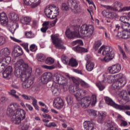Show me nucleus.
<instances>
[{"label":"nucleus","instance_id":"nucleus-1","mask_svg":"<svg viewBox=\"0 0 130 130\" xmlns=\"http://www.w3.org/2000/svg\"><path fill=\"white\" fill-rule=\"evenodd\" d=\"M14 69L15 76L17 78L21 77V81L23 82V88L24 89L30 88L33 85L34 81L33 79L29 78L30 75L32 73V70L29 68L28 63H25L23 59H19L16 62Z\"/></svg>","mask_w":130,"mask_h":130},{"label":"nucleus","instance_id":"nucleus-2","mask_svg":"<svg viewBox=\"0 0 130 130\" xmlns=\"http://www.w3.org/2000/svg\"><path fill=\"white\" fill-rule=\"evenodd\" d=\"M68 88H69V92L71 94L76 92V94H74V96L77 100L79 98H81L82 96H85L86 93H87L86 90L79 88L78 86H74L71 81L68 82L67 88H63V89L67 90Z\"/></svg>","mask_w":130,"mask_h":130},{"label":"nucleus","instance_id":"nucleus-3","mask_svg":"<svg viewBox=\"0 0 130 130\" xmlns=\"http://www.w3.org/2000/svg\"><path fill=\"white\" fill-rule=\"evenodd\" d=\"M44 13L47 18L50 19H55L59 15V10L55 5H48L46 7Z\"/></svg>","mask_w":130,"mask_h":130},{"label":"nucleus","instance_id":"nucleus-4","mask_svg":"<svg viewBox=\"0 0 130 130\" xmlns=\"http://www.w3.org/2000/svg\"><path fill=\"white\" fill-rule=\"evenodd\" d=\"M26 112L22 109H18L16 111L15 115L11 118V121L15 124H20L22 120L25 119Z\"/></svg>","mask_w":130,"mask_h":130},{"label":"nucleus","instance_id":"nucleus-5","mask_svg":"<svg viewBox=\"0 0 130 130\" xmlns=\"http://www.w3.org/2000/svg\"><path fill=\"white\" fill-rule=\"evenodd\" d=\"M106 103L112 107H114L115 109H118L120 111H125V110H130V105H118L114 102L111 98L108 96L104 97Z\"/></svg>","mask_w":130,"mask_h":130},{"label":"nucleus","instance_id":"nucleus-6","mask_svg":"<svg viewBox=\"0 0 130 130\" xmlns=\"http://www.w3.org/2000/svg\"><path fill=\"white\" fill-rule=\"evenodd\" d=\"M94 32V26L92 25L83 24L81 26L80 33L84 37H91Z\"/></svg>","mask_w":130,"mask_h":130},{"label":"nucleus","instance_id":"nucleus-7","mask_svg":"<svg viewBox=\"0 0 130 130\" xmlns=\"http://www.w3.org/2000/svg\"><path fill=\"white\" fill-rule=\"evenodd\" d=\"M104 50L102 52V55H105L104 60L106 62H108L112 60L114 57V54L112 52V48L110 46H104Z\"/></svg>","mask_w":130,"mask_h":130},{"label":"nucleus","instance_id":"nucleus-8","mask_svg":"<svg viewBox=\"0 0 130 130\" xmlns=\"http://www.w3.org/2000/svg\"><path fill=\"white\" fill-rule=\"evenodd\" d=\"M123 5L121 3L119 2H115L113 4V6H105V8L107 10H110L111 11H114V12H125L127 10V7H123Z\"/></svg>","mask_w":130,"mask_h":130},{"label":"nucleus","instance_id":"nucleus-9","mask_svg":"<svg viewBox=\"0 0 130 130\" xmlns=\"http://www.w3.org/2000/svg\"><path fill=\"white\" fill-rule=\"evenodd\" d=\"M52 42L54 44L55 47L57 49H66V47L62 45V41L57 35H52L51 36Z\"/></svg>","mask_w":130,"mask_h":130},{"label":"nucleus","instance_id":"nucleus-10","mask_svg":"<svg viewBox=\"0 0 130 130\" xmlns=\"http://www.w3.org/2000/svg\"><path fill=\"white\" fill-rule=\"evenodd\" d=\"M53 80H54L55 82H56V83L60 84V85H63V88H67L68 83H69L68 79L59 74H55Z\"/></svg>","mask_w":130,"mask_h":130},{"label":"nucleus","instance_id":"nucleus-11","mask_svg":"<svg viewBox=\"0 0 130 130\" xmlns=\"http://www.w3.org/2000/svg\"><path fill=\"white\" fill-rule=\"evenodd\" d=\"M78 46L75 47L73 48L74 51H82L83 52H87L88 50L87 49L84 48L83 47H80L79 45H84V43H83V41L82 40H77L72 42V45L75 46V45Z\"/></svg>","mask_w":130,"mask_h":130},{"label":"nucleus","instance_id":"nucleus-12","mask_svg":"<svg viewBox=\"0 0 130 130\" xmlns=\"http://www.w3.org/2000/svg\"><path fill=\"white\" fill-rule=\"evenodd\" d=\"M91 102L92 99L90 96H85L80 100H79V103L82 108H87V107L90 106V104H91Z\"/></svg>","mask_w":130,"mask_h":130},{"label":"nucleus","instance_id":"nucleus-13","mask_svg":"<svg viewBox=\"0 0 130 130\" xmlns=\"http://www.w3.org/2000/svg\"><path fill=\"white\" fill-rule=\"evenodd\" d=\"M66 36L69 39H74L75 38H80L81 36L78 30L72 31L71 29H67L65 32Z\"/></svg>","mask_w":130,"mask_h":130},{"label":"nucleus","instance_id":"nucleus-14","mask_svg":"<svg viewBox=\"0 0 130 130\" xmlns=\"http://www.w3.org/2000/svg\"><path fill=\"white\" fill-rule=\"evenodd\" d=\"M12 60L11 57H6L2 59L0 62V73H3L6 69V67L10 64Z\"/></svg>","mask_w":130,"mask_h":130},{"label":"nucleus","instance_id":"nucleus-15","mask_svg":"<svg viewBox=\"0 0 130 130\" xmlns=\"http://www.w3.org/2000/svg\"><path fill=\"white\" fill-rule=\"evenodd\" d=\"M53 105L54 108H56L57 109H60L63 107L64 103H63V101L61 98H56L53 101Z\"/></svg>","mask_w":130,"mask_h":130},{"label":"nucleus","instance_id":"nucleus-16","mask_svg":"<svg viewBox=\"0 0 130 130\" xmlns=\"http://www.w3.org/2000/svg\"><path fill=\"white\" fill-rule=\"evenodd\" d=\"M120 70H121V65L119 64H114L108 68V71L111 74H117L120 72Z\"/></svg>","mask_w":130,"mask_h":130},{"label":"nucleus","instance_id":"nucleus-17","mask_svg":"<svg viewBox=\"0 0 130 130\" xmlns=\"http://www.w3.org/2000/svg\"><path fill=\"white\" fill-rule=\"evenodd\" d=\"M52 78V74L50 72H46L44 73L41 77V81L43 84H47Z\"/></svg>","mask_w":130,"mask_h":130},{"label":"nucleus","instance_id":"nucleus-18","mask_svg":"<svg viewBox=\"0 0 130 130\" xmlns=\"http://www.w3.org/2000/svg\"><path fill=\"white\" fill-rule=\"evenodd\" d=\"M10 54H11V52L8 48L2 49L0 50V60L6 58V57H11V56H9Z\"/></svg>","mask_w":130,"mask_h":130},{"label":"nucleus","instance_id":"nucleus-19","mask_svg":"<svg viewBox=\"0 0 130 130\" xmlns=\"http://www.w3.org/2000/svg\"><path fill=\"white\" fill-rule=\"evenodd\" d=\"M12 53L15 57L21 56V55H23V49L19 46H15Z\"/></svg>","mask_w":130,"mask_h":130},{"label":"nucleus","instance_id":"nucleus-20","mask_svg":"<svg viewBox=\"0 0 130 130\" xmlns=\"http://www.w3.org/2000/svg\"><path fill=\"white\" fill-rule=\"evenodd\" d=\"M24 4L26 6H32V8H35L37 7L40 3V0H24Z\"/></svg>","mask_w":130,"mask_h":130},{"label":"nucleus","instance_id":"nucleus-21","mask_svg":"<svg viewBox=\"0 0 130 130\" xmlns=\"http://www.w3.org/2000/svg\"><path fill=\"white\" fill-rule=\"evenodd\" d=\"M116 37H118V38H122L123 39H127V38H130V34L126 31V30L123 29L122 32H118Z\"/></svg>","mask_w":130,"mask_h":130},{"label":"nucleus","instance_id":"nucleus-22","mask_svg":"<svg viewBox=\"0 0 130 130\" xmlns=\"http://www.w3.org/2000/svg\"><path fill=\"white\" fill-rule=\"evenodd\" d=\"M0 24L4 26H6L8 24V17H7V14H6L5 12L0 14Z\"/></svg>","mask_w":130,"mask_h":130},{"label":"nucleus","instance_id":"nucleus-23","mask_svg":"<svg viewBox=\"0 0 130 130\" xmlns=\"http://www.w3.org/2000/svg\"><path fill=\"white\" fill-rule=\"evenodd\" d=\"M124 85H125V82H124L123 80L120 79L113 84V87L114 89H120L122 87H124Z\"/></svg>","mask_w":130,"mask_h":130},{"label":"nucleus","instance_id":"nucleus-24","mask_svg":"<svg viewBox=\"0 0 130 130\" xmlns=\"http://www.w3.org/2000/svg\"><path fill=\"white\" fill-rule=\"evenodd\" d=\"M67 4L69 8L72 10H77L78 9V4L76 0H68Z\"/></svg>","mask_w":130,"mask_h":130},{"label":"nucleus","instance_id":"nucleus-25","mask_svg":"<svg viewBox=\"0 0 130 130\" xmlns=\"http://www.w3.org/2000/svg\"><path fill=\"white\" fill-rule=\"evenodd\" d=\"M83 126L85 130L94 129V125L90 121H85L83 123Z\"/></svg>","mask_w":130,"mask_h":130},{"label":"nucleus","instance_id":"nucleus-26","mask_svg":"<svg viewBox=\"0 0 130 130\" xmlns=\"http://www.w3.org/2000/svg\"><path fill=\"white\" fill-rule=\"evenodd\" d=\"M51 89L54 95H55V94H57V93H59V91H60L59 86H58V85H57L56 84L52 85Z\"/></svg>","mask_w":130,"mask_h":130},{"label":"nucleus","instance_id":"nucleus-27","mask_svg":"<svg viewBox=\"0 0 130 130\" xmlns=\"http://www.w3.org/2000/svg\"><path fill=\"white\" fill-rule=\"evenodd\" d=\"M69 66H70V67H72L74 68H76L78 64V61H77V60L75 58H71L69 60V62L68 64Z\"/></svg>","mask_w":130,"mask_h":130},{"label":"nucleus","instance_id":"nucleus-28","mask_svg":"<svg viewBox=\"0 0 130 130\" xmlns=\"http://www.w3.org/2000/svg\"><path fill=\"white\" fill-rule=\"evenodd\" d=\"M31 22V17L28 16L23 17L21 20V22L24 25H29Z\"/></svg>","mask_w":130,"mask_h":130},{"label":"nucleus","instance_id":"nucleus-29","mask_svg":"<svg viewBox=\"0 0 130 130\" xmlns=\"http://www.w3.org/2000/svg\"><path fill=\"white\" fill-rule=\"evenodd\" d=\"M94 66H95V64L93 62H87L86 65L87 71H88V72H91V71H93V69H94Z\"/></svg>","mask_w":130,"mask_h":130},{"label":"nucleus","instance_id":"nucleus-30","mask_svg":"<svg viewBox=\"0 0 130 130\" xmlns=\"http://www.w3.org/2000/svg\"><path fill=\"white\" fill-rule=\"evenodd\" d=\"M106 116V113H102L98 115V121L100 123H101L105 119Z\"/></svg>","mask_w":130,"mask_h":130},{"label":"nucleus","instance_id":"nucleus-31","mask_svg":"<svg viewBox=\"0 0 130 130\" xmlns=\"http://www.w3.org/2000/svg\"><path fill=\"white\" fill-rule=\"evenodd\" d=\"M15 111L13 109V107L11 106H9L7 111V114L9 116H12L13 117L14 115H15Z\"/></svg>","mask_w":130,"mask_h":130},{"label":"nucleus","instance_id":"nucleus-32","mask_svg":"<svg viewBox=\"0 0 130 130\" xmlns=\"http://www.w3.org/2000/svg\"><path fill=\"white\" fill-rule=\"evenodd\" d=\"M120 21L123 23L121 27V29H122V27H123L124 24H129L128 19H127V17L126 16H121L120 17Z\"/></svg>","mask_w":130,"mask_h":130},{"label":"nucleus","instance_id":"nucleus-33","mask_svg":"<svg viewBox=\"0 0 130 130\" xmlns=\"http://www.w3.org/2000/svg\"><path fill=\"white\" fill-rule=\"evenodd\" d=\"M116 18H118V15L112 11V12H110L109 13V19H111V20H114V19H116Z\"/></svg>","mask_w":130,"mask_h":130},{"label":"nucleus","instance_id":"nucleus-34","mask_svg":"<svg viewBox=\"0 0 130 130\" xmlns=\"http://www.w3.org/2000/svg\"><path fill=\"white\" fill-rule=\"evenodd\" d=\"M19 27V25L18 24H12L10 27L9 28V30L12 34L15 33V31H16L17 28Z\"/></svg>","mask_w":130,"mask_h":130},{"label":"nucleus","instance_id":"nucleus-35","mask_svg":"<svg viewBox=\"0 0 130 130\" xmlns=\"http://www.w3.org/2000/svg\"><path fill=\"white\" fill-rule=\"evenodd\" d=\"M101 45H102V42H101V41H97L94 44L93 49L95 51H97Z\"/></svg>","mask_w":130,"mask_h":130},{"label":"nucleus","instance_id":"nucleus-36","mask_svg":"<svg viewBox=\"0 0 130 130\" xmlns=\"http://www.w3.org/2000/svg\"><path fill=\"white\" fill-rule=\"evenodd\" d=\"M122 30H125L126 32L130 34V23H126L123 25Z\"/></svg>","mask_w":130,"mask_h":130},{"label":"nucleus","instance_id":"nucleus-37","mask_svg":"<svg viewBox=\"0 0 130 130\" xmlns=\"http://www.w3.org/2000/svg\"><path fill=\"white\" fill-rule=\"evenodd\" d=\"M61 60L62 62L65 63L66 64H68L69 62L70 61V59L64 55H62L61 57Z\"/></svg>","mask_w":130,"mask_h":130},{"label":"nucleus","instance_id":"nucleus-38","mask_svg":"<svg viewBox=\"0 0 130 130\" xmlns=\"http://www.w3.org/2000/svg\"><path fill=\"white\" fill-rule=\"evenodd\" d=\"M87 113L89 115L92 116H97V112L92 109H89L87 110Z\"/></svg>","mask_w":130,"mask_h":130},{"label":"nucleus","instance_id":"nucleus-39","mask_svg":"<svg viewBox=\"0 0 130 130\" xmlns=\"http://www.w3.org/2000/svg\"><path fill=\"white\" fill-rule=\"evenodd\" d=\"M29 125H30V123L25 120L23 126L21 127V130H28L29 126Z\"/></svg>","mask_w":130,"mask_h":130},{"label":"nucleus","instance_id":"nucleus-40","mask_svg":"<svg viewBox=\"0 0 130 130\" xmlns=\"http://www.w3.org/2000/svg\"><path fill=\"white\" fill-rule=\"evenodd\" d=\"M25 35L26 38H34L35 37V35L32 31L26 32Z\"/></svg>","mask_w":130,"mask_h":130},{"label":"nucleus","instance_id":"nucleus-41","mask_svg":"<svg viewBox=\"0 0 130 130\" xmlns=\"http://www.w3.org/2000/svg\"><path fill=\"white\" fill-rule=\"evenodd\" d=\"M54 62V59L52 57H48L45 60V63L47 64H52Z\"/></svg>","mask_w":130,"mask_h":130},{"label":"nucleus","instance_id":"nucleus-42","mask_svg":"<svg viewBox=\"0 0 130 130\" xmlns=\"http://www.w3.org/2000/svg\"><path fill=\"white\" fill-rule=\"evenodd\" d=\"M38 60L41 61V62L45 60V55L42 54H40L38 56Z\"/></svg>","mask_w":130,"mask_h":130},{"label":"nucleus","instance_id":"nucleus-43","mask_svg":"<svg viewBox=\"0 0 130 130\" xmlns=\"http://www.w3.org/2000/svg\"><path fill=\"white\" fill-rule=\"evenodd\" d=\"M79 84H80L81 86H82V87H84L85 88H89V87H90V86L88 83L80 79H79Z\"/></svg>","mask_w":130,"mask_h":130},{"label":"nucleus","instance_id":"nucleus-44","mask_svg":"<svg viewBox=\"0 0 130 130\" xmlns=\"http://www.w3.org/2000/svg\"><path fill=\"white\" fill-rule=\"evenodd\" d=\"M66 101L69 105H72V103H73V98L69 95L66 97Z\"/></svg>","mask_w":130,"mask_h":130},{"label":"nucleus","instance_id":"nucleus-45","mask_svg":"<svg viewBox=\"0 0 130 130\" xmlns=\"http://www.w3.org/2000/svg\"><path fill=\"white\" fill-rule=\"evenodd\" d=\"M42 68L43 69H46V70H54V69H55V66H47V65H42Z\"/></svg>","mask_w":130,"mask_h":130},{"label":"nucleus","instance_id":"nucleus-46","mask_svg":"<svg viewBox=\"0 0 130 130\" xmlns=\"http://www.w3.org/2000/svg\"><path fill=\"white\" fill-rule=\"evenodd\" d=\"M96 86L99 88L100 91H103V90H104V89L105 88V86L102 85V83L101 82H99L96 83Z\"/></svg>","mask_w":130,"mask_h":130},{"label":"nucleus","instance_id":"nucleus-47","mask_svg":"<svg viewBox=\"0 0 130 130\" xmlns=\"http://www.w3.org/2000/svg\"><path fill=\"white\" fill-rule=\"evenodd\" d=\"M69 6H68L66 3H62L61 5V10L62 11H69Z\"/></svg>","mask_w":130,"mask_h":130},{"label":"nucleus","instance_id":"nucleus-48","mask_svg":"<svg viewBox=\"0 0 130 130\" xmlns=\"http://www.w3.org/2000/svg\"><path fill=\"white\" fill-rule=\"evenodd\" d=\"M20 96H21L23 99H25V100H31V98L32 96H28V95L23 94H19Z\"/></svg>","mask_w":130,"mask_h":130},{"label":"nucleus","instance_id":"nucleus-49","mask_svg":"<svg viewBox=\"0 0 130 130\" xmlns=\"http://www.w3.org/2000/svg\"><path fill=\"white\" fill-rule=\"evenodd\" d=\"M29 50L30 51L34 52V51H36L37 50V47L35 44H32L29 47Z\"/></svg>","mask_w":130,"mask_h":130},{"label":"nucleus","instance_id":"nucleus-50","mask_svg":"<svg viewBox=\"0 0 130 130\" xmlns=\"http://www.w3.org/2000/svg\"><path fill=\"white\" fill-rule=\"evenodd\" d=\"M72 80L76 86H78L80 85V80H78L75 77H72Z\"/></svg>","mask_w":130,"mask_h":130},{"label":"nucleus","instance_id":"nucleus-51","mask_svg":"<svg viewBox=\"0 0 130 130\" xmlns=\"http://www.w3.org/2000/svg\"><path fill=\"white\" fill-rule=\"evenodd\" d=\"M5 71L6 72V73H8L9 75H11V74H12V72H13V69L12 68V67L8 66L6 68Z\"/></svg>","mask_w":130,"mask_h":130},{"label":"nucleus","instance_id":"nucleus-52","mask_svg":"<svg viewBox=\"0 0 130 130\" xmlns=\"http://www.w3.org/2000/svg\"><path fill=\"white\" fill-rule=\"evenodd\" d=\"M6 43V38L0 36V46L4 45Z\"/></svg>","mask_w":130,"mask_h":130},{"label":"nucleus","instance_id":"nucleus-53","mask_svg":"<svg viewBox=\"0 0 130 130\" xmlns=\"http://www.w3.org/2000/svg\"><path fill=\"white\" fill-rule=\"evenodd\" d=\"M109 12L107 10H104L102 12V14L104 17H106V18H109Z\"/></svg>","mask_w":130,"mask_h":130},{"label":"nucleus","instance_id":"nucleus-54","mask_svg":"<svg viewBox=\"0 0 130 130\" xmlns=\"http://www.w3.org/2000/svg\"><path fill=\"white\" fill-rule=\"evenodd\" d=\"M92 104H96L97 102V98L96 95L93 94L92 95Z\"/></svg>","mask_w":130,"mask_h":130},{"label":"nucleus","instance_id":"nucleus-55","mask_svg":"<svg viewBox=\"0 0 130 130\" xmlns=\"http://www.w3.org/2000/svg\"><path fill=\"white\" fill-rule=\"evenodd\" d=\"M28 43H23L21 44V46L23 47L24 49L27 52H29V49H28Z\"/></svg>","mask_w":130,"mask_h":130},{"label":"nucleus","instance_id":"nucleus-56","mask_svg":"<svg viewBox=\"0 0 130 130\" xmlns=\"http://www.w3.org/2000/svg\"><path fill=\"white\" fill-rule=\"evenodd\" d=\"M3 76L4 79H7V78H9V77L11 76V74H9V73H8V72L4 71V72L3 73Z\"/></svg>","mask_w":130,"mask_h":130},{"label":"nucleus","instance_id":"nucleus-57","mask_svg":"<svg viewBox=\"0 0 130 130\" xmlns=\"http://www.w3.org/2000/svg\"><path fill=\"white\" fill-rule=\"evenodd\" d=\"M114 78H117V79H118L119 80H121V79L123 78V75L121 73H120L115 75Z\"/></svg>","mask_w":130,"mask_h":130},{"label":"nucleus","instance_id":"nucleus-58","mask_svg":"<svg viewBox=\"0 0 130 130\" xmlns=\"http://www.w3.org/2000/svg\"><path fill=\"white\" fill-rule=\"evenodd\" d=\"M120 125L121 126L125 127L127 125V122L124 120H121Z\"/></svg>","mask_w":130,"mask_h":130},{"label":"nucleus","instance_id":"nucleus-59","mask_svg":"<svg viewBox=\"0 0 130 130\" xmlns=\"http://www.w3.org/2000/svg\"><path fill=\"white\" fill-rule=\"evenodd\" d=\"M11 39H12V40H13L14 41V42H17V43H21L22 41L20 40L19 39H17L15 38H14L13 37H10Z\"/></svg>","mask_w":130,"mask_h":130},{"label":"nucleus","instance_id":"nucleus-60","mask_svg":"<svg viewBox=\"0 0 130 130\" xmlns=\"http://www.w3.org/2000/svg\"><path fill=\"white\" fill-rule=\"evenodd\" d=\"M7 102V98L5 96H2L1 98V104H4V103H6Z\"/></svg>","mask_w":130,"mask_h":130},{"label":"nucleus","instance_id":"nucleus-61","mask_svg":"<svg viewBox=\"0 0 130 130\" xmlns=\"http://www.w3.org/2000/svg\"><path fill=\"white\" fill-rule=\"evenodd\" d=\"M43 27H45L47 28L48 29V28H49V21L44 22L43 23Z\"/></svg>","mask_w":130,"mask_h":130},{"label":"nucleus","instance_id":"nucleus-62","mask_svg":"<svg viewBox=\"0 0 130 130\" xmlns=\"http://www.w3.org/2000/svg\"><path fill=\"white\" fill-rule=\"evenodd\" d=\"M30 100H32V105H37V100L35 99L34 97L31 96Z\"/></svg>","mask_w":130,"mask_h":130},{"label":"nucleus","instance_id":"nucleus-63","mask_svg":"<svg viewBox=\"0 0 130 130\" xmlns=\"http://www.w3.org/2000/svg\"><path fill=\"white\" fill-rule=\"evenodd\" d=\"M25 106H26V107H27V108H28V109L29 110V111H32V110H33V107H32V106H31V105L26 104Z\"/></svg>","mask_w":130,"mask_h":130},{"label":"nucleus","instance_id":"nucleus-64","mask_svg":"<svg viewBox=\"0 0 130 130\" xmlns=\"http://www.w3.org/2000/svg\"><path fill=\"white\" fill-rule=\"evenodd\" d=\"M36 73L37 75H40L41 74H42V71L40 70V69L38 68L36 70Z\"/></svg>","mask_w":130,"mask_h":130}]
</instances>
